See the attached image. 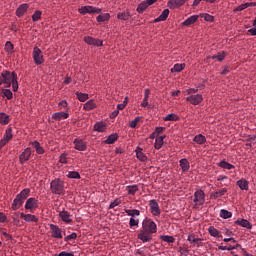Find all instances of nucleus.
Here are the masks:
<instances>
[{
  "label": "nucleus",
  "mask_w": 256,
  "mask_h": 256,
  "mask_svg": "<svg viewBox=\"0 0 256 256\" xmlns=\"http://www.w3.org/2000/svg\"><path fill=\"white\" fill-rule=\"evenodd\" d=\"M76 97H77V99H79L82 103H84V101H87V99H89V94H87V93H81V92H76Z\"/></svg>",
  "instance_id": "45"
},
{
  "label": "nucleus",
  "mask_w": 256,
  "mask_h": 256,
  "mask_svg": "<svg viewBox=\"0 0 256 256\" xmlns=\"http://www.w3.org/2000/svg\"><path fill=\"white\" fill-rule=\"evenodd\" d=\"M149 207L152 215L154 217H158V215H161V208H159V203H157V200L153 199L149 202Z\"/></svg>",
  "instance_id": "7"
},
{
  "label": "nucleus",
  "mask_w": 256,
  "mask_h": 256,
  "mask_svg": "<svg viewBox=\"0 0 256 256\" xmlns=\"http://www.w3.org/2000/svg\"><path fill=\"white\" fill-rule=\"evenodd\" d=\"M139 121H141V116H137L134 120H132L130 122L131 129H135V127H137V123H139Z\"/></svg>",
  "instance_id": "52"
},
{
  "label": "nucleus",
  "mask_w": 256,
  "mask_h": 256,
  "mask_svg": "<svg viewBox=\"0 0 256 256\" xmlns=\"http://www.w3.org/2000/svg\"><path fill=\"white\" fill-rule=\"evenodd\" d=\"M9 115H7L6 113H0V123L2 125H9Z\"/></svg>",
  "instance_id": "39"
},
{
  "label": "nucleus",
  "mask_w": 256,
  "mask_h": 256,
  "mask_svg": "<svg viewBox=\"0 0 256 256\" xmlns=\"http://www.w3.org/2000/svg\"><path fill=\"white\" fill-rule=\"evenodd\" d=\"M164 121H179V116H177L176 114H168L165 118Z\"/></svg>",
  "instance_id": "48"
},
{
  "label": "nucleus",
  "mask_w": 256,
  "mask_h": 256,
  "mask_svg": "<svg viewBox=\"0 0 256 256\" xmlns=\"http://www.w3.org/2000/svg\"><path fill=\"white\" fill-rule=\"evenodd\" d=\"M118 205H121V200L115 199L109 206V209H115Z\"/></svg>",
  "instance_id": "58"
},
{
  "label": "nucleus",
  "mask_w": 256,
  "mask_h": 256,
  "mask_svg": "<svg viewBox=\"0 0 256 256\" xmlns=\"http://www.w3.org/2000/svg\"><path fill=\"white\" fill-rule=\"evenodd\" d=\"M59 217L64 223H73V218H71V214L66 210L61 211L59 213Z\"/></svg>",
  "instance_id": "14"
},
{
  "label": "nucleus",
  "mask_w": 256,
  "mask_h": 256,
  "mask_svg": "<svg viewBox=\"0 0 256 256\" xmlns=\"http://www.w3.org/2000/svg\"><path fill=\"white\" fill-rule=\"evenodd\" d=\"M3 139L11 141L13 139V128H7L4 134Z\"/></svg>",
  "instance_id": "41"
},
{
  "label": "nucleus",
  "mask_w": 256,
  "mask_h": 256,
  "mask_svg": "<svg viewBox=\"0 0 256 256\" xmlns=\"http://www.w3.org/2000/svg\"><path fill=\"white\" fill-rule=\"evenodd\" d=\"M236 185H238L241 191H249V182L244 178L238 180Z\"/></svg>",
  "instance_id": "18"
},
{
  "label": "nucleus",
  "mask_w": 256,
  "mask_h": 256,
  "mask_svg": "<svg viewBox=\"0 0 256 256\" xmlns=\"http://www.w3.org/2000/svg\"><path fill=\"white\" fill-rule=\"evenodd\" d=\"M136 157L137 159H139V161H142V163H145V161H147V155L143 153V148L137 147Z\"/></svg>",
  "instance_id": "22"
},
{
  "label": "nucleus",
  "mask_w": 256,
  "mask_h": 256,
  "mask_svg": "<svg viewBox=\"0 0 256 256\" xmlns=\"http://www.w3.org/2000/svg\"><path fill=\"white\" fill-rule=\"evenodd\" d=\"M31 193V189L25 188L19 194L16 195V198L13 200L11 209L13 211H17V209H21L23 207V203H25V199L29 197Z\"/></svg>",
  "instance_id": "2"
},
{
  "label": "nucleus",
  "mask_w": 256,
  "mask_h": 256,
  "mask_svg": "<svg viewBox=\"0 0 256 256\" xmlns=\"http://www.w3.org/2000/svg\"><path fill=\"white\" fill-rule=\"evenodd\" d=\"M147 7H149V5L146 2H142L138 5L137 12L143 13V11H145V9H147Z\"/></svg>",
  "instance_id": "49"
},
{
  "label": "nucleus",
  "mask_w": 256,
  "mask_h": 256,
  "mask_svg": "<svg viewBox=\"0 0 256 256\" xmlns=\"http://www.w3.org/2000/svg\"><path fill=\"white\" fill-rule=\"evenodd\" d=\"M186 101L191 103V105H200L203 102V95L201 94L190 95L186 97Z\"/></svg>",
  "instance_id": "9"
},
{
  "label": "nucleus",
  "mask_w": 256,
  "mask_h": 256,
  "mask_svg": "<svg viewBox=\"0 0 256 256\" xmlns=\"http://www.w3.org/2000/svg\"><path fill=\"white\" fill-rule=\"evenodd\" d=\"M66 177H68V179H81V174L77 171H69Z\"/></svg>",
  "instance_id": "44"
},
{
  "label": "nucleus",
  "mask_w": 256,
  "mask_h": 256,
  "mask_svg": "<svg viewBox=\"0 0 256 256\" xmlns=\"http://www.w3.org/2000/svg\"><path fill=\"white\" fill-rule=\"evenodd\" d=\"M32 147L36 149V153H38V155H43L45 153V150L43 149V147H41V144L37 141L32 142Z\"/></svg>",
  "instance_id": "35"
},
{
  "label": "nucleus",
  "mask_w": 256,
  "mask_h": 256,
  "mask_svg": "<svg viewBox=\"0 0 256 256\" xmlns=\"http://www.w3.org/2000/svg\"><path fill=\"white\" fill-rule=\"evenodd\" d=\"M32 57L35 65H43L45 63L43 52L37 46L33 48Z\"/></svg>",
  "instance_id": "5"
},
{
  "label": "nucleus",
  "mask_w": 256,
  "mask_h": 256,
  "mask_svg": "<svg viewBox=\"0 0 256 256\" xmlns=\"http://www.w3.org/2000/svg\"><path fill=\"white\" fill-rule=\"evenodd\" d=\"M84 41L87 43V45H94V47H102L103 45V41L91 36L84 37Z\"/></svg>",
  "instance_id": "12"
},
{
  "label": "nucleus",
  "mask_w": 256,
  "mask_h": 256,
  "mask_svg": "<svg viewBox=\"0 0 256 256\" xmlns=\"http://www.w3.org/2000/svg\"><path fill=\"white\" fill-rule=\"evenodd\" d=\"M25 209L35 211L39 207V201L35 198H29L25 203Z\"/></svg>",
  "instance_id": "11"
},
{
  "label": "nucleus",
  "mask_w": 256,
  "mask_h": 256,
  "mask_svg": "<svg viewBox=\"0 0 256 256\" xmlns=\"http://www.w3.org/2000/svg\"><path fill=\"white\" fill-rule=\"evenodd\" d=\"M117 139H119V135H117V133L111 134L107 137V139L104 141V143L106 145H113V143H115V141H117Z\"/></svg>",
  "instance_id": "30"
},
{
  "label": "nucleus",
  "mask_w": 256,
  "mask_h": 256,
  "mask_svg": "<svg viewBox=\"0 0 256 256\" xmlns=\"http://www.w3.org/2000/svg\"><path fill=\"white\" fill-rule=\"evenodd\" d=\"M153 233H157V224L148 218H145L142 222V229L138 233V239L142 243H149L153 239Z\"/></svg>",
  "instance_id": "1"
},
{
  "label": "nucleus",
  "mask_w": 256,
  "mask_h": 256,
  "mask_svg": "<svg viewBox=\"0 0 256 256\" xmlns=\"http://www.w3.org/2000/svg\"><path fill=\"white\" fill-rule=\"evenodd\" d=\"M220 217L222 219H231V217H233V213L229 212V210L221 209Z\"/></svg>",
  "instance_id": "37"
},
{
  "label": "nucleus",
  "mask_w": 256,
  "mask_h": 256,
  "mask_svg": "<svg viewBox=\"0 0 256 256\" xmlns=\"http://www.w3.org/2000/svg\"><path fill=\"white\" fill-rule=\"evenodd\" d=\"M14 49L13 43L7 41L5 44V50L7 51V53H12Z\"/></svg>",
  "instance_id": "53"
},
{
  "label": "nucleus",
  "mask_w": 256,
  "mask_h": 256,
  "mask_svg": "<svg viewBox=\"0 0 256 256\" xmlns=\"http://www.w3.org/2000/svg\"><path fill=\"white\" fill-rule=\"evenodd\" d=\"M95 107H97V105L95 104V101L89 100L88 102H86V103L84 104L83 109H84L85 111H91L92 109H95Z\"/></svg>",
  "instance_id": "36"
},
{
  "label": "nucleus",
  "mask_w": 256,
  "mask_h": 256,
  "mask_svg": "<svg viewBox=\"0 0 256 256\" xmlns=\"http://www.w3.org/2000/svg\"><path fill=\"white\" fill-rule=\"evenodd\" d=\"M73 239H77V233L73 232L72 234L66 236L64 238V241L68 242V241H73Z\"/></svg>",
  "instance_id": "57"
},
{
  "label": "nucleus",
  "mask_w": 256,
  "mask_h": 256,
  "mask_svg": "<svg viewBox=\"0 0 256 256\" xmlns=\"http://www.w3.org/2000/svg\"><path fill=\"white\" fill-rule=\"evenodd\" d=\"M58 107L60 109H65L67 107V101L62 100L61 102H59Z\"/></svg>",
  "instance_id": "63"
},
{
  "label": "nucleus",
  "mask_w": 256,
  "mask_h": 256,
  "mask_svg": "<svg viewBox=\"0 0 256 256\" xmlns=\"http://www.w3.org/2000/svg\"><path fill=\"white\" fill-rule=\"evenodd\" d=\"M107 129V124L104 122H97L94 125V131H97L98 133H103Z\"/></svg>",
  "instance_id": "29"
},
{
  "label": "nucleus",
  "mask_w": 256,
  "mask_h": 256,
  "mask_svg": "<svg viewBox=\"0 0 256 256\" xmlns=\"http://www.w3.org/2000/svg\"><path fill=\"white\" fill-rule=\"evenodd\" d=\"M101 11H102L101 8H97L94 6H82L78 9V12L81 15H87V13H89V15H93V14L99 15V13H101Z\"/></svg>",
  "instance_id": "6"
},
{
  "label": "nucleus",
  "mask_w": 256,
  "mask_h": 256,
  "mask_svg": "<svg viewBox=\"0 0 256 256\" xmlns=\"http://www.w3.org/2000/svg\"><path fill=\"white\" fill-rule=\"evenodd\" d=\"M117 19L121 21H129L131 19V13L129 11L119 12L117 14Z\"/></svg>",
  "instance_id": "27"
},
{
  "label": "nucleus",
  "mask_w": 256,
  "mask_h": 256,
  "mask_svg": "<svg viewBox=\"0 0 256 256\" xmlns=\"http://www.w3.org/2000/svg\"><path fill=\"white\" fill-rule=\"evenodd\" d=\"M169 17V9H164L161 15L154 20V23H159L160 21H167Z\"/></svg>",
  "instance_id": "28"
},
{
  "label": "nucleus",
  "mask_w": 256,
  "mask_h": 256,
  "mask_svg": "<svg viewBox=\"0 0 256 256\" xmlns=\"http://www.w3.org/2000/svg\"><path fill=\"white\" fill-rule=\"evenodd\" d=\"M126 190L128 191V195H135L139 191V187L137 185L127 186Z\"/></svg>",
  "instance_id": "43"
},
{
  "label": "nucleus",
  "mask_w": 256,
  "mask_h": 256,
  "mask_svg": "<svg viewBox=\"0 0 256 256\" xmlns=\"http://www.w3.org/2000/svg\"><path fill=\"white\" fill-rule=\"evenodd\" d=\"M179 249H180L181 255H183V256H188L189 255V248L180 247Z\"/></svg>",
  "instance_id": "60"
},
{
  "label": "nucleus",
  "mask_w": 256,
  "mask_h": 256,
  "mask_svg": "<svg viewBox=\"0 0 256 256\" xmlns=\"http://www.w3.org/2000/svg\"><path fill=\"white\" fill-rule=\"evenodd\" d=\"M165 139V136H160L156 138L155 141V149H161L163 147V140Z\"/></svg>",
  "instance_id": "42"
},
{
  "label": "nucleus",
  "mask_w": 256,
  "mask_h": 256,
  "mask_svg": "<svg viewBox=\"0 0 256 256\" xmlns=\"http://www.w3.org/2000/svg\"><path fill=\"white\" fill-rule=\"evenodd\" d=\"M197 19H199V15H193L190 16L188 19H186L182 25L185 27H189V25H193V23H197Z\"/></svg>",
  "instance_id": "26"
},
{
  "label": "nucleus",
  "mask_w": 256,
  "mask_h": 256,
  "mask_svg": "<svg viewBox=\"0 0 256 256\" xmlns=\"http://www.w3.org/2000/svg\"><path fill=\"white\" fill-rule=\"evenodd\" d=\"M50 190L54 195H63L65 193V183L59 178H56L50 183Z\"/></svg>",
  "instance_id": "3"
},
{
  "label": "nucleus",
  "mask_w": 256,
  "mask_h": 256,
  "mask_svg": "<svg viewBox=\"0 0 256 256\" xmlns=\"http://www.w3.org/2000/svg\"><path fill=\"white\" fill-rule=\"evenodd\" d=\"M208 233L212 236V237H219L220 239H223V235H221V232H219V230H217L215 227L211 226L208 229Z\"/></svg>",
  "instance_id": "33"
},
{
  "label": "nucleus",
  "mask_w": 256,
  "mask_h": 256,
  "mask_svg": "<svg viewBox=\"0 0 256 256\" xmlns=\"http://www.w3.org/2000/svg\"><path fill=\"white\" fill-rule=\"evenodd\" d=\"M235 224L240 225V227H245L246 229L253 228V225L247 219L236 220Z\"/></svg>",
  "instance_id": "20"
},
{
  "label": "nucleus",
  "mask_w": 256,
  "mask_h": 256,
  "mask_svg": "<svg viewBox=\"0 0 256 256\" xmlns=\"http://www.w3.org/2000/svg\"><path fill=\"white\" fill-rule=\"evenodd\" d=\"M227 193V188H223L221 190H217L210 194L211 199H219V197H223Z\"/></svg>",
  "instance_id": "24"
},
{
  "label": "nucleus",
  "mask_w": 256,
  "mask_h": 256,
  "mask_svg": "<svg viewBox=\"0 0 256 256\" xmlns=\"http://www.w3.org/2000/svg\"><path fill=\"white\" fill-rule=\"evenodd\" d=\"M0 77L2 78V83H4L6 87H11L12 81L17 79V73L4 70L2 71Z\"/></svg>",
  "instance_id": "4"
},
{
  "label": "nucleus",
  "mask_w": 256,
  "mask_h": 256,
  "mask_svg": "<svg viewBox=\"0 0 256 256\" xmlns=\"http://www.w3.org/2000/svg\"><path fill=\"white\" fill-rule=\"evenodd\" d=\"M31 158V148H26L19 156L20 163H27Z\"/></svg>",
  "instance_id": "13"
},
{
  "label": "nucleus",
  "mask_w": 256,
  "mask_h": 256,
  "mask_svg": "<svg viewBox=\"0 0 256 256\" xmlns=\"http://www.w3.org/2000/svg\"><path fill=\"white\" fill-rule=\"evenodd\" d=\"M27 9H29V4L20 5L16 10L17 17H23Z\"/></svg>",
  "instance_id": "19"
},
{
  "label": "nucleus",
  "mask_w": 256,
  "mask_h": 256,
  "mask_svg": "<svg viewBox=\"0 0 256 256\" xmlns=\"http://www.w3.org/2000/svg\"><path fill=\"white\" fill-rule=\"evenodd\" d=\"M129 225L130 227H139V219L130 218Z\"/></svg>",
  "instance_id": "55"
},
{
  "label": "nucleus",
  "mask_w": 256,
  "mask_h": 256,
  "mask_svg": "<svg viewBox=\"0 0 256 256\" xmlns=\"http://www.w3.org/2000/svg\"><path fill=\"white\" fill-rule=\"evenodd\" d=\"M74 145H75V149L77 151H86V149H87V144L85 143V141H83L81 139H75Z\"/></svg>",
  "instance_id": "17"
},
{
  "label": "nucleus",
  "mask_w": 256,
  "mask_h": 256,
  "mask_svg": "<svg viewBox=\"0 0 256 256\" xmlns=\"http://www.w3.org/2000/svg\"><path fill=\"white\" fill-rule=\"evenodd\" d=\"M151 91L149 89H146L144 92V99L143 102L141 104L142 107H147V105H149V95H150Z\"/></svg>",
  "instance_id": "38"
},
{
  "label": "nucleus",
  "mask_w": 256,
  "mask_h": 256,
  "mask_svg": "<svg viewBox=\"0 0 256 256\" xmlns=\"http://www.w3.org/2000/svg\"><path fill=\"white\" fill-rule=\"evenodd\" d=\"M187 0H169L168 7L169 9H179L182 5H185Z\"/></svg>",
  "instance_id": "15"
},
{
  "label": "nucleus",
  "mask_w": 256,
  "mask_h": 256,
  "mask_svg": "<svg viewBox=\"0 0 256 256\" xmlns=\"http://www.w3.org/2000/svg\"><path fill=\"white\" fill-rule=\"evenodd\" d=\"M185 69V64H175L173 68H171V73H181Z\"/></svg>",
  "instance_id": "40"
},
{
  "label": "nucleus",
  "mask_w": 256,
  "mask_h": 256,
  "mask_svg": "<svg viewBox=\"0 0 256 256\" xmlns=\"http://www.w3.org/2000/svg\"><path fill=\"white\" fill-rule=\"evenodd\" d=\"M51 237L54 239H63V232L61 228L55 224H50Z\"/></svg>",
  "instance_id": "8"
},
{
  "label": "nucleus",
  "mask_w": 256,
  "mask_h": 256,
  "mask_svg": "<svg viewBox=\"0 0 256 256\" xmlns=\"http://www.w3.org/2000/svg\"><path fill=\"white\" fill-rule=\"evenodd\" d=\"M247 9L245 4H242L234 9V11H245Z\"/></svg>",
  "instance_id": "64"
},
{
  "label": "nucleus",
  "mask_w": 256,
  "mask_h": 256,
  "mask_svg": "<svg viewBox=\"0 0 256 256\" xmlns=\"http://www.w3.org/2000/svg\"><path fill=\"white\" fill-rule=\"evenodd\" d=\"M109 19H111V14L109 13L100 14L96 17L98 23H105V21H109Z\"/></svg>",
  "instance_id": "32"
},
{
  "label": "nucleus",
  "mask_w": 256,
  "mask_h": 256,
  "mask_svg": "<svg viewBox=\"0 0 256 256\" xmlns=\"http://www.w3.org/2000/svg\"><path fill=\"white\" fill-rule=\"evenodd\" d=\"M160 239L165 243H175V238L173 236L163 235L160 237Z\"/></svg>",
  "instance_id": "46"
},
{
  "label": "nucleus",
  "mask_w": 256,
  "mask_h": 256,
  "mask_svg": "<svg viewBox=\"0 0 256 256\" xmlns=\"http://www.w3.org/2000/svg\"><path fill=\"white\" fill-rule=\"evenodd\" d=\"M193 141L197 143L198 145H203L204 143L207 142V138L203 136V134H198L194 137Z\"/></svg>",
  "instance_id": "34"
},
{
  "label": "nucleus",
  "mask_w": 256,
  "mask_h": 256,
  "mask_svg": "<svg viewBox=\"0 0 256 256\" xmlns=\"http://www.w3.org/2000/svg\"><path fill=\"white\" fill-rule=\"evenodd\" d=\"M2 93L3 97H6L8 100H11V98L13 97V92H11V90L9 89H3Z\"/></svg>",
  "instance_id": "50"
},
{
  "label": "nucleus",
  "mask_w": 256,
  "mask_h": 256,
  "mask_svg": "<svg viewBox=\"0 0 256 256\" xmlns=\"http://www.w3.org/2000/svg\"><path fill=\"white\" fill-rule=\"evenodd\" d=\"M41 19V11L37 10L35 13L32 15V21L36 22Z\"/></svg>",
  "instance_id": "56"
},
{
  "label": "nucleus",
  "mask_w": 256,
  "mask_h": 256,
  "mask_svg": "<svg viewBox=\"0 0 256 256\" xmlns=\"http://www.w3.org/2000/svg\"><path fill=\"white\" fill-rule=\"evenodd\" d=\"M227 55V53L225 52H218L217 55H214L211 57V59H217V61H223L225 59V56Z\"/></svg>",
  "instance_id": "47"
},
{
  "label": "nucleus",
  "mask_w": 256,
  "mask_h": 256,
  "mask_svg": "<svg viewBox=\"0 0 256 256\" xmlns=\"http://www.w3.org/2000/svg\"><path fill=\"white\" fill-rule=\"evenodd\" d=\"M242 248V246H241V244H236V245H229L228 246V251H233V250H235V249H241Z\"/></svg>",
  "instance_id": "61"
},
{
  "label": "nucleus",
  "mask_w": 256,
  "mask_h": 256,
  "mask_svg": "<svg viewBox=\"0 0 256 256\" xmlns=\"http://www.w3.org/2000/svg\"><path fill=\"white\" fill-rule=\"evenodd\" d=\"M194 203H196V205H203V203H205V192H203V190H197L194 193Z\"/></svg>",
  "instance_id": "10"
},
{
  "label": "nucleus",
  "mask_w": 256,
  "mask_h": 256,
  "mask_svg": "<svg viewBox=\"0 0 256 256\" xmlns=\"http://www.w3.org/2000/svg\"><path fill=\"white\" fill-rule=\"evenodd\" d=\"M20 217L21 219H24V221H26L27 223H37L39 221V218H37V216L32 215V214H24V213H20Z\"/></svg>",
  "instance_id": "16"
},
{
  "label": "nucleus",
  "mask_w": 256,
  "mask_h": 256,
  "mask_svg": "<svg viewBox=\"0 0 256 256\" xmlns=\"http://www.w3.org/2000/svg\"><path fill=\"white\" fill-rule=\"evenodd\" d=\"M179 163L183 173H187V171H189L191 167L189 164V160H187V158H183L179 161Z\"/></svg>",
  "instance_id": "21"
},
{
  "label": "nucleus",
  "mask_w": 256,
  "mask_h": 256,
  "mask_svg": "<svg viewBox=\"0 0 256 256\" xmlns=\"http://www.w3.org/2000/svg\"><path fill=\"white\" fill-rule=\"evenodd\" d=\"M217 165L218 167H221V169H227L228 171H231V169H235V165L225 160L220 161Z\"/></svg>",
  "instance_id": "25"
},
{
  "label": "nucleus",
  "mask_w": 256,
  "mask_h": 256,
  "mask_svg": "<svg viewBox=\"0 0 256 256\" xmlns=\"http://www.w3.org/2000/svg\"><path fill=\"white\" fill-rule=\"evenodd\" d=\"M124 213H126L131 218L139 217V215H141V211L137 209H125Z\"/></svg>",
  "instance_id": "31"
},
{
  "label": "nucleus",
  "mask_w": 256,
  "mask_h": 256,
  "mask_svg": "<svg viewBox=\"0 0 256 256\" xmlns=\"http://www.w3.org/2000/svg\"><path fill=\"white\" fill-rule=\"evenodd\" d=\"M163 131H165L164 127H156L155 134L156 135H161V133H163Z\"/></svg>",
  "instance_id": "62"
},
{
  "label": "nucleus",
  "mask_w": 256,
  "mask_h": 256,
  "mask_svg": "<svg viewBox=\"0 0 256 256\" xmlns=\"http://www.w3.org/2000/svg\"><path fill=\"white\" fill-rule=\"evenodd\" d=\"M69 117V113L67 112H56L52 115V119L55 121H61V119H67Z\"/></svg>",
  "instance_id": "23"
},
{
  "label": "nucleus",
  "mask_w": 256,
  "mask_h": 256,
  "mask_svg": "<svg viewBox=\"0 0 256 256\" xmlns=\"http://www.w3.org/2000/svg\"><path fill=\"white\" fill-rule=\"evenodd\" d=\"M13 91H18L19 90V82H17V79L12 81L11 83Z\"/></svg>",
  "instance_id": "59"
},
{
  "label": "nucleus",
  "mask_w": 256,
  "mask_h": 256,
  "mask_svg": "<svg viewBox=\"0 0 256 256\" xmlns=\"http://www.w3.org/2000/svg\"><path fill=\"white\" fill-rule=\"evenodd\" d=\"M200 16L203 17L204 21H208L209 23H213L215 21V18L210 14H201Z\"/></svg>",
  "instance_id": "51"
},
{
  "label": "nucleus",
  "mask_w": 256,
  "mask_h": 256,
  "mask_svg": "<svg viewBox=\"0 0 256 256\" xmlns=\"http://www.w3.org/2000/svg\"><path fill=\"white\" fill-rule=\"evenodd\" d=\"M187 241H189V243H199V241H201V239L196 238L195 235H189L187 238Z\"/></svg>",
  "instance_id": "54"
}]
</instances>
